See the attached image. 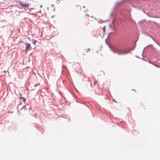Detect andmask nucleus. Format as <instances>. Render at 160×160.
<instances>
[{
	"mask_svg": "<svg viewBox=\"0 0 160 160\" xmlns=\"http://www.w3.org/2000/svg\"><path fill=\"white\" fill-rule=\"evenodd\" d=\"M111 49L114 52H117L119 54H125L127 53L125 51L123 50L120 51H117L113 48H112Z\"/></svg>",
	"mask_w": 160,
	"mask_h": 160,
	"instance_id": "obj_1",
	"label": "nucleus"
},
{
	"mask_svg": "<svg viewBox=\"0 0 160 160\" xmlns=\"http://www.w3.org/2000/svg\"><path fill=\"white\" fill-rule=\"evenodd\" d=\"M90 19L91 18L88 16H87L85 17L84 20L86 24H88L89 23V21Z\"/></svg>",
	"mask_w": 160,
	"mask_h": 160,
	"instance_id": "obj_2",
	"label": "nucleus"
},
{
	"mask_svg": "<svg viewBox=\"0 0 160 160\" xmlns=\"http://www.w3.org/2000/svg\"><path fill=\"white\" fill-rule=\"evenodd\" d=\"M19 3L22 7H28L30 5L29 4H27L26 3H24L23 2H22L21 1L19 2Z\"/></svg>",
	"mask_w": 160,
	"mask_h": 160,
	"instance_id": "obj_3",
	"label": "nucleus"
},
{
	"mask_svg": "<svg viewBox=\"0 0 160 160\" xmlns=\"http://www.w3.org/2000/svg\"><path fill=\"white\" fill-rule=\"evenodd\" d=\"M26 50L28 51L30 47V44L29 43H26Z\"/></svg>",
	"mask_w": 160,
	"mask_h": 160,
	"instance_id": "obj_4",
	"label": "nucleus"
},
{
	"mask_svg": "<svg viewBox=\"0 0 160 160\" xmlns=\"http://www.w3.org/2000/svg\"><path fill=\"white\" fill-rule=\"evenodd\" d=\"M20 98H22V99L23 100V102H25V101H26V99L25 98H23V97H21V94H20Z\"/></svg>",
	"mask_w": 160,
	"mask_h": 160,
	"instance_id": "obj_5",
	"label": "nucleus"
},
{
	"mask_svg": "<svg viewBox=\"0 0 160 160\" xmlns=\"http://www.w3.org/2000/svg\"><path fill=\"white\" fill-rule=\"evenodd\" d=\"M36 42H37V41L36 40H33V42H32V43L34 45H35Z\"/></svg>",
	"mask_w": 160,
	"mask_h": 160,
	"instance_id": "obj_6",
	"label": "nucleus"
},
{
	"mask_svg": "<svg viewBox=\"0 0 160 160\" xmlns=\"http://www.w3.org/2000/svg\"><path fill=\"white\" fill-rule=\"evenodd\" d=\"M90 50V49L89 48L85 50V52H88Z\"/></svg>",
	"mask_w": 160,
	"mask_h": 160,
	"instance_id": "obj_7",
	"label": "nucleus"
},
{
	"mask_svg": "<svg viewBox=\"0 0 160 160\" xmlns=\"http://www.w3.org/2000/svg\"><path fill=\"white\" fill-rule=\"evenodd\" d=\"M105 26H104L103 27V31H104V32L105 31Z\"/></svg>",
	"mask_w": 160,
	"mask_h": 160,
	"instance_id": "obj_8",
	"label": "nucleus"
},
{
	"mask_svg": "<svg viewBox=\"0 0 160 160\" xmlns=\"http://www.w3.org/2000/svg\"><path fill=\"white\" fill-rule=\"evenodd\" d=\"M132 90H134V92H135V89H132Z\"/></svg>",
	"mask_w": 160,
	"mask_h": 160,
	"instance_id": "obj_9",
	"label": "nucleus"
}]
</instances>
